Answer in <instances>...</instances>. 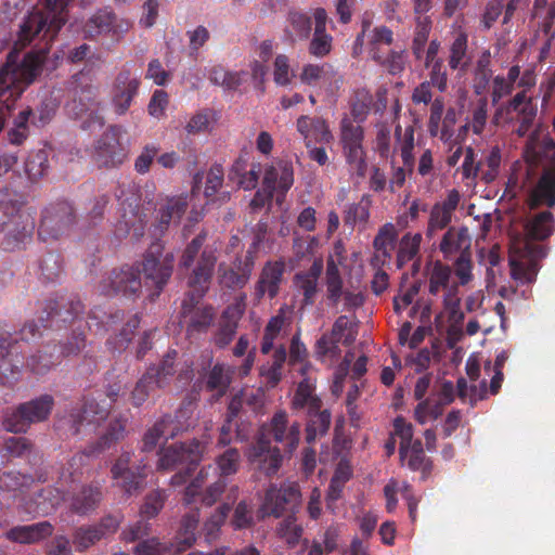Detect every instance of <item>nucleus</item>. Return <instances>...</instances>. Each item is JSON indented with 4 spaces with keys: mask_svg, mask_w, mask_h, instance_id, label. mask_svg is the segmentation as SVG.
Returning a JSON list of instances; mask_svg holds the SVG:
<instances>
[{
    "mask_svg": "<svg viewBox=\"0 0 555 555\" xmlns=\"http://www.w3.org/2000/svg\"><path fill=\"white\" fill-rule=\"evenodd\" d=\"M116 15L111 9H102L95 12L85 24L83 33L87 38H94L113 29Z\"/></svg>",
    "mask_w": 555,
    "mask_h": 555,
    "instance_id": "nucleus-33",
    "label": "nucleus"
},
{
    "mask_svg": "<svg viewBox=\"0 0 555 555\" xmlns=\"http://www.w3.org/2000/svg\"><path fill=\"white\" fill-rule=\"evenodd\" d=\"M332 50V36L325 30H314L309 44V53L315 57H324Z\"/></svg>",
    "mask_w": 555,
    "mask_h": 555,
    "instance_id": "nucleus-59",
    "label": "nucleus"
},
{
    "mask_svg": "<svg viewBox=\"0 0 555 555\" xmlns=\"http://www.w3.org/2000/svg\"><path fill=\"white\" fill-rule=\"evenodd\" d=\"M443 412L442 403L436 399L427 398L418 402L414 409V417L421 424L425 425L436 421Z\"/></svg>",
    "mask_w": 555,
    "mask_h": 555,
    "instance_id": "nucleus-48",
    "label": "nucleus"
},
{
    "mask_svg": "<svg viewBox=\"0 0 555 555\" xmlns=\"http://www.w3.org/2000/svg\"><path fill=\"white\" fill-rule=\"evenodd\" d=\"M188 195H179L168 198L159 210V225L167 228L171 222L180 220L188 207Z\"/></svg>",
    "mask_w": 555,
    "mask_h": 555,
    "instance_id": "nucleus-35",
    "label": "nucleus"
},
{
    "mask_svg": "<svg viewBox=\"0 0 555 555\" xmlns=\"http://www.w3.org/2000/svg\"><path fill=\"white\" fill-rule=\"evenodd\" d=\"M112 476L116 485L127 494L137 492L142 485L145 475L130 467V455L122 454L112 467Z\"/></svg>",
    "mask_w": 555,
    "mask_h": 555,
    "instance_id": "nucleus-22",
    "label": "nucleus"
},
{
    "mask_svg": "<svg viewBox=\"0 0 555 555\" xmlns=\"http://www.w3.org/2000/svg\"><path fill=\"white\" fill-rule=\"evenodd\" d=\"M396 145L393 149V155H399L401 162L409 170H413L415 166V154L417 144L414 138V128L412 126L406 127L404 130L400 125L396 126L395 129Z\"/></svg>",
    "mask_w": 555,
    "mask_h": 555,
    "instance_id": "nucleus-28",
    "label": "nucleus"
},
{
    "mask_svg": "<svg viewBox=\"0 0 555 555\" xmlns=\"http://www.w3.org/2000/svg\"><path fill=\"white\" fill-rule=\"evenodd\" d=\"M302 377L292 399V409L306 410L308 414H312L319 411L322 405L321 399L315 393L317 378L312 373Z\"/></svg>",
    "mask_w": 555,
    "mask_h": 555,
    "instance_id": "nucleus-25",
    "label": "nucleus"
},
{
    "mask_svg": "<svg viewBox=\"0 0 555 555\" xmlns=\"http://www.w3.org/2000/svg\"><path fill=\"white\" fill-rule=\"evenodd\" d=\"M194 403L189 402L178 410L175 417L167 416L157 422L144 436V448L153 449L160 438L168 440L195 425Z\"/></svg>",
    "mask_w": 555,
    "mask_h": 555,
    "instance_id": "nucleus-10",
    "label": "nucleus"
},
{
    "mask_svg": "<svg viewBox=\"0 0 555 555\" xmlns=\"http://www.w3.org/2000/svg\"><path fill=\"white\" fill-rule=\"evenodd\" d=\"M285 360L286 350L281 346L275 349L273 353V361L261 366L260 375L264 379L268 388H274L280 383Z\"/></svg>",
    "mask_w": 555,
    "mask_h": 555,
    "instance_id": "nucleus-36",
    "label": "nucleus"
},
{
    "mask_svg": "<svg viewBox=\"0 0 555 555\" xmlns=\"http://www.w3.org/2000/svg\"><path fill=\"white\" fill-rule=\"evenodd\" d=\"M198 520H199L198 511H192L191 513L186 514L183 517L181 529L177 537V539H178L177 551L178 552L184 551L186 547H190L193 544V542L195 541V531L197 529Z\"/></svg>",
    "mask_w": 555,
    "mask_h": 555,
    "instance_id": "nucleus-42",
    "label": "nucleus"
},
{
    "mask_svg": "<svg viewBox=\"0 0 555 555\" xmlns=\"http://www.w3.org/2000/svg\"><path fill=\"white\" fill-rule=\"evenodd\" d=\"M311 33V20L301 12H291L285 28V40L289 43L307 40Z\"/></svg>",
    "mask_w": 555,
    "mask_h": 555,
    "instance_id": "nucleus-31",
    "label": "nucleus"
},
{
    "mask_svg": "<svg viewBox=\"0 0 555 555\" xmlns=\"http://www.w3.org/2000/svg\"><path fill=\"white\" fill-rule=\"evenodd\" d=\"M469 63L467 36L464 33H459L450 47L449 66L451 69L464 72Z\"/></svg>",
    "mask_w": 555,
    "mask_h": 555,
    "instance_id": "nucleus-37",
    "label": "nucleus"
},
{
    "mask_svg": "<svg viewBox=\"0 0 555 555\" xmlns=\"http://www.w3.org/2000/svg\"><path fill=\"white\" fill-rule=\"evenodd\" d=\"M219 282L224 287L229 288H240L243 287L247 280L248 275L245 273H237L231 267L221 263L219 266Z\"/></svg>",
    "mask_w": 555,
    "mask_h": 555,
    "instance_id": "nucleus-60",
    "label": "nucleus"
},
{
    "mask_svg": "<svg viewBox=\"0 0 555 555\" xmlns=\"http://www.w3.org/2000/svg\"><path fill=\"white\" fill-rule=\"evenodd\" d=\"M230 512L229 504L218 507L204 524V532L208 541L215 540Z\"/></svg>",
    "mask_w": 555,
    "mask_h": 555,
    "instance_id": "nucleus-55",
    "label": "nucleus"
},
{
    "mask_svg": "<svg viewBox=\"0 0 555 555\" xmlns=\"http://www.w3.org/2000/svg\"><path fill=\"white\" fill-rule=\"evenodd\" d=\"M232 371L223 364H216L207 375L206 386L218 396H223L230 386Z\"/></svg>",
    "mask_w": 555,
    "mask_h": 555,
    "instance_id": "nucleus-39",
    "label": "nucleus"
},
{
    "mask_svg": "<svg viewBox=\"0 0 555 555\" xmlns=\"http://www.w3.org/2000/svg\"><path fill=\"white\" fill-rule=\"evenodd\" d=\"M114 280L112 281L111 289L103 288V291L107 294L117 291H122L124 293H135L141 287V281L138 279L130 270L114 272Z\"/></svg>",
    "mask_w": 555,
    "mask_h": 555,
    "instance_id": "nucleus-50",
    "label": "nucleus"
},
{
    "mask_svg": "<svg viewBox=\"0 0 555 555\" xmlns=\"http://www.w3.org/2000/svg\"><path fill=\"white\" fill-rule=\"evenodd\" d=\"M296 127L307 149L317 143L330 144L334 139L327 122L321 117L302 115L297 119Z\"/></svg>",
    "mask_w": 555,
    "mask_h": 555,
    "instance_id": "nucleus-20",
    "label": "nucleus"
},
{
    "mask_svg": "<svg viewBox=\"0 0 555 555\" xmlns=\"http://www.w3.org/2000/svg\"><path fill=\"white\" fill-rule=\"evenodd\" d=\"M369 43H370V55L372 56L373 51H377L378 53L382 52V48L384 46L388 47L392 42V31L385 27H375L372 31L369 34Z\"/></svg>",
    "mask_w": 555,
    "mask_h": 555,
    "instance_id": "nucleus-63",
    "label": "nucleus"
},
{
    "mask_svg": "<svg viewBox=\"0 0 555 555\" xmlns=\"http://www.w3.org/2000/svg\"><path fill=\"white\" fill-rule=\"evenodd\" d=\"M422 243V235L420 233L405 234L400 241L397 263L398 267L404 266L406 262L413 260L420 251Z\"/></svg>",
    "mask_w": 555,
    "mask_h": 555,
    "instance_id": "nucleus-46",
    "label": "nucleus"
},
{
    "mask_svg": "<svg viewBox=\"0 0 555 555\" xmlns=\"http://www.w3.org/2000/svg\"><path fill=\"white\" fill-rule=\"evenodd\" d=\"M139 83V79L131 77L129 73L118 75L113 96L114 109L118 115H124L130 107L131 101L138 92Z\"/></svg>",
    "mask_w": 555,
    "mask_h": 555,
    "instance_id": "nucleus-27",
    "label": "nucleus"
},
{
    "mask_svg": "<svg viewBox=\"0 0 555 555\" xmlns=\"http://www.w3.org/2000/svg\"><path fill=\"white\" fill-rule=\"evenodd\" d=\"M168 545L159 542L156 538L141 541L134 547L135 555H164L168 551Z\"/></svg>",
    "mask_w": 555,
    "mask_h": 555,
    "instance_id": "nucleus-64",
    "label": "nucleus"
},
{
    "mask_svg": "<svg viewBox=\"0 0 555 555\" xmlns=\"http://www.w3.org/2000/svg\"><path fill=\"white\" fill-rule=\"evenodd\" d=\"M102 498L99 487L83 488L76 494L70 503V507L78 514H87L93 511Z\"/></svg>",
    "mask_w": 555,
    "mask_h": 555,
    "instance_id": "nucleus-38",
    "label": "nucleus"
},
{
    "mask_svg": "<svg viewBox=\"0 0 555 555\" xmlns=\"http://www.w3.org/2000/svg\"><path fill=\"white\" fill-rule=\"evenodd\" d=\"M308 350L305 344L300 340L298 334L294 335L289 348V362L293 365L298 364V372L301 376L313 373L314 369L311 363L307 361Z\"/></svg>",
    "mask_w": 555,
    "mask_h": 555,
    "instance_id": "nucleus-43",
    "label": "nucleus"
},
{
    "mask_svg": "<svg viewBox=\"0 0 555 555\" xmlns=\"http://www.w3.org/2000/svg\"><path fill=\"white\" fill-rule=\"evenodd\" d=\"M526 176H539L528 198L531 209L538 206L555 205V142L543 128H538L530 137L526 150Z\"/></svg>",
    "mask_w": 555,
    "mask_h": 555,
    "instance_id": "nucleus-3",
    "label": "nucleus"
},
{
    "mask_svg": "<svg viewBox=\"0 0 555 555\" xmlns=\"http://www.w3.org/2000/svg\"><path fill=\"white\" fill-rule=\"evenodd\" d=\"M372 59L383 65L390 74L396 75L404 69L406 55L403 51H392L387 55L373 51Z\"/></svg>",
    "mask_w": 555,
    "mask_h": 555,
    "instance_id": "nucleus-51",
    "label": "nucleus"
},
{
    "mask_svg": "<svg viewBox=\"0 0 555 555\" xmlns=\"http://www.w3.org/2000/svg\"><path fill=\"white\" fill-rule=\"evenodd\" d=\"M363 139L362 126L349 116H344L339 125V142L347 163L359 175H363L366 168Z\"/></svg>",
    "mask_w": 555,
    "mask_h": 555,
    "instance_id": "nucleus-11",
    "label": "nucleus"
},
{
    "mask_svg": "<svg viewBox=\"0 0 555 555\" xmlns=\"http://www.w3.org/2000/svg\"><path fill=\"white\" fill-rule=\"evenodd\" d=\"M401 491L403 498L408 501L409 514L412 521L416 520L417 503L418 501L412 495L410 486L403 483L400 488L399 482L395 479H390L384 487V494L386 498V509L392 513L398 504L397 493Z\"/></svg>",
    "mask_w": 555,
    "mask_h": 555,
    "instance_id": "nucleus-30",
    "label": "nucleus"
},
{
    "mask_svg": "<svg viewBox=\"0 0 555 555\" xmlns=\"http://www.w3.org/2000/svg\"><path fill=\"white\" fill-rule=\"evenodd\" d=\"M372 103L373 98L367 90L361 89L356 91L354 98L351 102V114L354 118L353 120L357 122L363 121L370 112Z\"/></svg>",
    "mask_w": 555,
    "mask_h": 555,
    "instance_id": "nucleus-56",
    "label": "nucleus"
},
{
    "mask_svg": "<svg viewBox=\"0 0 555 555\" xmlns=\"http://www.w3.org/2000/svg\"><path fill=\"white\" fill-rule=\"evenodd\" d=\"M322 270V262L315 260L308 271L295 274L294 287L297 294L302 295L304 305H312L314 302L318 293V281Z\"/></svg>",
    "mask_w": 555,
    "mask_h": 555,
    "instance_id": "nucleus-26",
    "label": "nucleus"
},
{
    "mask_svg": "<svg viewBox=\"0 0 555 555\" xmlns=\"http://www.w3.org/2000/svg\"><path fill=\"white\" fill-rule=\"evenodd\" d=\"M300 496L296 483H283L281 487L271 486L267 490L260 513L262 516L281 517L285 511L299 504Z\"/></svg>",
    "mask_w": 555,
    "mask_h": 555,
    "instance_id": "nucleus-14",
    "label": "nucleus"
},
{
    "mask_svg": "<svg viewBox=\"0 0 555 555\" xmlns=\"http://www.w3.org/2000/svg\"><path fill=\"white\" fill-rule=\"evenodd\" d=\"M460 198V193L453 189L448 192L443 201L437 202L430 208L425 232L427 238H433L439 231L446 229L451 223Z\"/></svg>",
    "mask_w": 555,
    "mask_h": 555,
    "instance_id": "nucleus-16",
    "label": "nucleus"
},
{
    "mask_svg": "<svg viewBox=\"0 0 555 555\" xmlns=\"http://www.w3.org/2000/svg\"><path fill=\"white\" fill-rule=\"evenodd\" d=\"M206 451V444L197 440L175 443L162 450L158 460V468L173 470L181 467L170 479L171 486L185 483L190 470L196 466Z\"/></svg>",
    "mask_w": 555,
    "mask_h": 555,
    "instance_id": "nucleus-6",
    "label": "nucleus"
},
{
    "mask_svg": "<svg viewBox=\"0 0 555 555\" xmlns=\"http://www.w3.org/2000/svg\"><path fill=\"white\" fill-rule=\"evenodd\" d=\"M285 307L280 308L276 315L272 317L266 325L263 338L261 343V352L268 353L272 350L275 339L281 334L285 324Z\"/></svg>",
    "mask_w": 555,
    "mask_h": 555,
    "instance_id": "nucleus-41",
    "label": "nucleus"
},
{
    "mask_svg": "<svg viewBox=\"0 0 555 555\" xmlns=\"http://www.w3.org/2000/svg\"><path fill=\"white\" fill-rule=\"evenodd\" d=\"M52 532L51 524L41 521L29 526L14 527L5 533V537L13 542L30 544L50 537Z\"/></svg>",
    "mask_w": 555,
    "mask_h": 555,
    "instance_id": "nucleus-29",
    "label": "nucleus"
},
{
    "mask_svg": "<svg viewBox=\"0 0 555 555\" xmlns=\"http://www.w3.org/2000/svg\"><path fill=\"white\" fill-rule=\"evenodd\" d=\"M553 231V215L543 211L527 221L524 234L511 237L509 266L515 281L526 284L535 280L538 262L546 256V250L534 241L545 240Z\"/></svg>",
    "mask_w": 555,
    "mask_h": 555,
    "instance_id": "nucleus-2",
    "label": "nucleus"
},
{
    "mask_svg": "<svg viewBox=\"0 0 555 555\" xmlns=\"http://www.w3.org/2000/svg\"><path fill=\"white\" fill-rule=\"evenodd\" d=\"M217 261L215 250L205 248L202 251L199 261L189 280V286L192 289L190 299L184 300L182 305L183 315L188 318L189 331L206 330L214 320L211 307L198 306V300L208 289L209 281Z\"/></svg>",
    "mask_w": 555,
    "mask_h": 555,
    "instance_id": "nucleus-4",
    "label": "nucleus"
},
{
    "mask_svg": "<svg viewBox=\"0 0 555 555\" xmlns=\"http://www.w3.org/2000/svg\"><path fill=\"white\" fill-rule=\"evenodd\" d=\"M273 80L278 86L285 87L292 83L295 73L291 67V60L286 54H278L273 62Z\"/></svg>",
    "mask_w": 555,
    "mask_h": 555,
    "instance_id": "nucleus-52",
    "label": "nucleus"
},
{
    "mask_svg": "<svg viewBox=\"0 0 555 555\" xmlns=\"http://www.w3.org/2000/svg\"><path fill=\"white\" fill-rule=\"evenodd\" d=\"M52 406L53 399L49 395L21 404L18 410L5 420L4 427L12 433L25 431L30 423L46 420Z\"/></svg>",
    "mask_w": 555,
    "mask_h": 555,
    "instance_id": "nucleus-12",
    "label": "nucleus"
},
{
    "mask_svg": "<svg viewBox=\"0 0 555 555\" xmlns=\"http://www.w3.org/2000/svg\"><path fill=\"white\" fill-rule=\"evenodd\" d=\"M120 137L121 129L113 126L96 141L92 157L99 166L115 167L122 164L127 152L120 142Z\"/></svg>",
    "mask_w": 555,
    "mask_h": 555,
    "instance_id": "nucleus-13",
    "label": "nucleus"
},
{
    "mask_svg": "<svg viewBox=\"0 0 555 555\" xmlns=\"http://www.w3.org/2000/svg\"><path fill=\"white\" fill-rule=\"evenodd\" d=\"M537 116V106L526 91L517 93L506 105L500 106L494 116L493 124L499 127H506L519 122L516 133L524 137L531 127Z\"/></svg>",
    "mask_w": 555,
    "mask_h": 555,
    "instance_id": "nucleus-7",
    "label": "nucleus"
},
{
    "mask_svg": "<svg viewBox=\"0 0 555 555\" xmlns=\"http://www.w3.org/2000/svg\"><path fill=\"white\" fill-rule=\"evenodd\" d=\"M285 266L282 261H269L262 268L255 287V296L261 299L264 296L274 298L283 281Z\"/></svg>",
    "mask_w": 555,
    "mask_h": 555,
    "instance_id": "nucleus-23",
    "label": "nucleus"
},
{
    "mask_svg": "<svg viewBox=\"0 0 555 555\" xmlns=\"http://www.w3.org/2000/svg\"><path fill=\"white\" fill-rule=\"evenodd\" d=\"M345 248L341 242H336L333 254L326 263L325 284L330 300L337 304L343 296V280L339 267L345 264Z\"/></svg>",
    "mask_w": 555,
    "mask_h": 555,
    "instance_id": "nucleus-21",
    "label": "nucleus"
},
{
    "mask_svg": "<svg viewBox=\"0 0 555 555\" xmlns=\"http://www.w3.org/2000/svg\"><path fill=\"white\" fill-rule=\"evenodd\" d=\"M47 153L44 151H38L30 155L25 163V170L31 180L41 178L47 170Z\"/></svg>",
    "mask_w": 555,
    "mask_h": 555,
    "instance_id": "nucleus-62",
    "label": "nucleus"
},
{
    "mask_svg": "<svg viewBox=\"0 0 555 555\" xmlns=\"http://www.w3.org/2000/svg\"><path fill=\"white\" fill-rule=\"evenodd\" d=\"M157 387L154 374L146 372L132 390L131 399L133 404L141 405Z\"/></svg>",
    "mask_w": 555,
    "mask_h": 555,
    "instance_id": "nucleus-57",
    "label": "nucleus"
},
{
    "mask_svg": "<svg viewBox=\"0 0 555 555\" xmlns=\"http://www.w3.org/2000/svg\"><path fill=\"white\" fill-rule=\"evenodd\" d=\"M399 453L402 465L410 469L421 470L423 474L430 470V462L425 456L421 441L415 440L413 446L400 448Z\"/></svg>",
    "mask_w": 555,
    "mask_h": 555,
    "instance_id": "nucleus-32",
    "label": "nucleus"
},
{
    "mask_svg": "<svg viewBox=\"0 0 555 555\" xmlns=\"http://www.w3.org/2000/svg\"><path fill=\"white\" fill-rule=\"evenodd\" d=\"M472 237L466 227H450L442 235L439 250L444 259H452L455 255L469 254Z\"/></svg>",
    "mask_w": 555,
    "mask_h": 555,
    "instance_id": "nucleus-24",
    "label": "nucleus"
},
{
    "mask_svg": "<svg viewBox=\"0 0 555 555\" xmlns=\"http://www.w3.org/2000/svg\"><path fill=\"white\" fill-rule=\"evenodd\" d=\"M307 425V441L312 442L318 436L324 435L331 425V414L328 411L321 409L313 412Z\"/></svg>",
    "mask_w": 555,
    "mask_h": 555,
    "instance_id": "nucleus-49",
    "label": "nucleus"
},
{
    "mask_svg": "<svg viewBox=\"0 0 555 555\" xmlns=\"http://www.w3.org/2000/svg\"><path fill=\"white\" fill-rule=\"evenodd\" d=\"M74 0H40L23 20V40H29L44 30L48 36H56L68 18V7Z\"/></svg>",
    "mask_w": 555,
    "mask_h": 555,
    "instance_id": "nucleus-5",
    "label": "nucleus"
},
{
    "mask_svg": "<svg viewBox=\"0 0 555 555\" xmlns=\"http://www.w3.org/2000/svg\"><path fill=\"white\" fill-rule=\"evenodd\" d=\"M294 183V169L289 162L278 160L270 165L263 177V185L270 194L278 193V203L283 201L284 194Z\"/></svg>",
    "mask_w": 555,
    "mask_h": 555,
    "instance_id": "nucleus-18",
    "label": "nucleus"
},
{
    "mask_svg": "<svg viewBox=\"0 0 555 555\" xmlns=\"http://www.w3.org/2000/svg\"><path fill=\"white\" fill-rule=\"evenodd\" d=\"M278 533L287 544L296 545L302 535V527L297 524L296 517L292 515L280 522Z\"/></svg>",
    "mask_w": 555,
    "mask_h": 555,
    "instance_id": "nucleus-58",
    "label": "nucleus"
},
{
    "mask_svg": "<svg viewBox=\"0 0 555 555\" xmlns=\"http://www.w3.org/2000/svg\"><path fill=\"white\" fill-rule=\"evenodd\" d=\"M215 462L221 477L234 475L240 467L241 454L238 450L230 448L217 456Z\"/></svg>",
    "mask_w": 555,
    "mask_h": 555,
    "instance_id": "nucleus-53",
    "label": "nucleus"
},
{
    "mask_svg": "<svg viewBox=\"0 0 555 555\" xmlns=\"http://www.w3.org/2000/svg\"><path fill=\"white\" fill-rule=\"evenodd\" d=\"M356 330L346 315H340L335 321L332 331L323 334L315 343L314 353L322 362L333 364L341 353L339 344L351 345L356 340Z\"/></svg>",
    "mask_w": 555,
    "mask_h": 555,
    "instance_id": "nucleus-8",
    "label": "nucleus"
},
{
    "mask_svg": "<svg viewBox=\"0 0 555 555\" xmlns=\"http://www.w3.org/2000/svg\"><path fill=\"white\" fill-rule=\"evenodd\" d=\"M396 236L397 233L393 224L386 223L380 228L374 238V248L377 253L374 260H378L379 257L384 259L390 258Z\"/></svg>",
    "mask_w": 555,
    "mask_h": 555,
    "instance_id": "nucleus-40",
    "label": "nucleus"
},
{
    "mask_svg": "<svg viewBox=\"0 0 555 555\" xmlns=\"http://www.w3.org/2000/svg\"><path fill=\"white\" fill-rule=\"evenodd\" d=\"M441 291L444 292L443 306L446 311L454 322L461 321L463 313L460 310L459 284L452 281L451 268L437 261L429 273V293L437 295Z\"/></svg>",
    "mask_w": 555,
    "mask_h": 555,
    "instance_id": "nucleus-9",
    "label": "nucleus"
},
{
    "mask_svg": "<svg viewBox=\"0 0 555 555\" xmlns=\"http://www.w3.org/2000/svg\"><path fill=\"white\" fill-rule=\"evenodd\" d=\"M208 79L225 89H236L247 80L248 74L244 70L228 72L220 65H214L207 70Z\"/></svg>",
    "mask_w": 555,
    "mask_h": 555,
    "instance_id": "nucleus-34",
    "label": "nucleus"
},
{
    "mask_svg": "<svg viewBox=\"0 0 555 555\" xmlns=\"http://www.w3.org/2000/svg\"><path fill=\"white\" fill-rule=\"evenodd\" d=\"M216 119V114L211 109L198 111L189 118L184 129L188 134H197L210 131Z\"/></svg>",
    "mask_w": 555,
    "mask_h": 555,
    "instance_id": "nucleus-45",
    "label": "nucleus"
},
{
    "mask_svg": "<svg viewBox=\"0 0 555 555\" xmlns=\"http://www.w3.org/2000/svg\"><path fill=\"white\" fill-rule=\"evenodd\" d=\"M31 111L29 108L22 109L14 119V127L10 131V141L13 144H21L28 135L27 122Z\"/></svg>",
    "mask_w": 555,
    "mask_h": 555,
    "instance_id": "nucleus-61",
    "label": "nucleus"
},
{
    "mask_svg": "<svg viewBox=\"0 0 555 555\" xmlns=\"http://www.w3.org/2000/svg\"><path fill=\"white\" fill-rule=\"evenodd\" d=\"M173 259L170 253L163 255L159 245L153 246L142 263L145 284L160 291L171 275Z\"/></svg>",
    "mask_w": 555,
    "mask_h": 555,
    "instance_id": "nucleus-15",
    "label": "nucleus"
},
{
    "mask_svg": "<svg viewBox=\"0 0 555 555\" xmlns=\"http://www.w3.org/2000/svg\"><path fill=\"white\" fill-rule=\"evenodd\" d=\"M247 457L251 464L257 465V468L267 475L276 473L282 461L280 450L270 446L263 431L260 433L257 444L247 451Z\"/></svg>",
    "mask_w": 555,
    "mask_h": 555,
    "instance_id": "nucleus-19",
    "label": "nucleus"
},
{
    "mask_svg": "<svg viewBox=\"0 0 555 555\" xmlns=\"http://www.w3.org/2000/svg\"><path fill=\"white\" fill-rule=\"evenodd\" d=\"M268 431L273 439L283 444L289 452H293L300 439V425L297 422H289L285 411H278L271 418L268 428L262 427L261 433Z\"/></svg>",
    "mask_w": 555,
    "mask_h": 555,
    "instance_id": "nucleus-17",
    "label": "nucleus"
},
{
    "mask_svg": "<svg viewBox=\"0 0 555 555\" xmlns=\"http://www.w3.org/2000/svg\"><path fill=\"white\" fill-rule=\"evenodd\" d=\"M23 24L21 25V27ZM22 28L18 33L17 41L14 50L9 54L5 65L0 70V109L4 119L11 109V102L16 100L27 86L33 83L42 73V66L47 59V49L42 48L28 52L21 62H16L17 49H22L29 44L34 39L39 38L47 43L51 42L56 36H48L42 30L29 40L21 38Z\"/></svg>",
    "mask_w": 555,
    "mask_h": 555,
    "instance_id": "nucleus-1",
    "label": "nucleus"
},
{
    "mask_svg": "<svg viewBox=\"0 0 555 555\" xmlns=\"http://www.w3.org/2000/svg\"><path fill=\"white\" fill-rule=\"evenodd\" d=\"M520 75V68L518 65H514L509 68L507 76H496L493 80L492 100L493 102L499 101L503 96L509 94Z\"/></svg>",
    "mask_w": 555,
    "mask_h": 555,
    "instance_id": "nucleus-47",
    "label": "nucleus"
},
{
    "mask_svg": "<svg viewBox=\"0 0 555 555\" xmlns=\"http://www.w3.org/2000/svg\"><path fill=\"white\" fill-rule=\"evenodd\" d=\"M102 539H104L103 530L98 527L90 526L79 528L75 532L73 541L79 551H85Z\"/></svg>",
    "mask_w": 555,
    "mask_h": 555,
    "instance_id": "nucleus-54",
    "label": "nucleus"
},
{
    "mask_svg": "<svg viewBox=\"0 0 555 555\" xmlns=\"http://www.w3.org/2000/svg\"><path fill=\"white\" fill-rule=\"evenodd\" d=\"M331 67L326 64H305L299 74L301 83L317 87L326 83L330 78Z\"/></svg>",
    "mask_w": 555,
    "mask_h": 555,
    "instance_id": "nucleus-44",
    "label": "nucleus"
}]
</instances>
